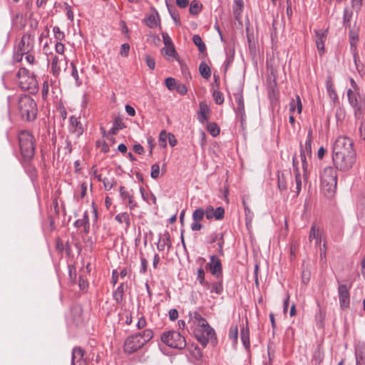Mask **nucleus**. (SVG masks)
Returning a JSON list of instances; mask_svg holds the SVG:
<instances>
[{
	"label": "nucleus",
	"instance_id": "1",
	"mask_svg": "<svg viewBox=\"0 0 365 365\" xmlns=\"http://www.w3.org/2000/svg\"><path fill=\"white\" fill-rule=\"evenodd\" d=\"M16 81L21 90L27 91L34 94L38 91V83L36 76L25 67H21L16 74Z\"/></svg>",
	"mask_w": 365,
	"mask_h": 365
},
{
	"label": "nucleus",
	"instance_id": "2",
	"mask_svg": "<svg viewBox=\"0 0 365 365\" xmlns=\"http://www.w3.org/2000/svg\"><path fill=\"white\" fill-rule=\"evenodd\" d=\"M19 145L23 160L29 162L34 156L36 148V139L32 133L28 130L20 131Z\"/></svg>",
	"mask_w": 365,
	"mask_h": 365
},
{
	"label": "nucleus",
	"instance_id": "3",
	"mask_svg": "<svg viewBox=\"0 0 365 365\" xmlns=\"http://www.w3.org/2000/svg\"><path fill=\"white\" fill-rule=\"evenodd\" d=\"M321 186L325 195L331 197L335 193L337 185L336 169L327 166L320 174Z\"/></svg>",
	"mask_w": 365,
	"mask_h": 365
},
{
	"label": "nucleus",
	"instance_id": "4",
	"mask_svg": "<svg viewBox=\"0 0 365 365\" xmlns=\"http://www.w3.org/2000/svg\"><path fill=\"white\" fill-rule=\"evenodd\" d=\"M18 109L22 119L31 121L37 115V106L35 101L28 95H21L18 98Z\"/></svg>",
	"mask_w": 365,
	"mask_h": 365
},
{
	"label": "nucleus",
	"instance_id": "5",
	"mask_svg": "<svg viewBox=\"0 0 365 365\" xmlns=\"http://www.w3.org/2000/svg\"><path fill=\"white\" fill-rule=\"evenodd\" d=\"M332 154H356L354 140L346 135L337 137L332 146Z\"/></svg>",
	"mask_w": 365,
	"mask_h": 365
},
{
	"label": "nucleus",
	"instance_id": "6",
	"mask_svg": "<svg viewBox=\"0 0 365 365\" xmlns=\"http://www.w3.org/2000/svg\"><path fill=\"white\" fill-rule=\"evenodd\" d=\"M347 96L349 103L354 108L355 118H362L365 110V98L351 89L347 91Z\"/></svg>",
	"mask_w": 365,
	"mask_h": 365
},
{
	"label": "nucleus",
	"instance_id": "7",
	"mask_svg": "<svg viewBox=\"0 0 365 365\" xmlns=\"http://www.w3.org/2000/svg\"><path fill=\"white\" fill-rule=\"evenodd\" d=\"M356 154H332V161L336 170L348 171L355 164Z\"/></svg>",
	"mask_w": 365,
	"mask_h": 365
},
{
	"label": "nucleus",
	"instance_id": "8",
	"mask_svg": "<svg viewBox=\"0 0 365 365\" xmlns=\"http://www.w3.org/2000/svg\"><path fill=\"white\" fill-rule=\"evenodd\" d=\"M162 341L167 346L178 349H182L186 346L185 337L178 331H169L164 332L161 336Z\"/></svg>",
	"mask_w": 365,
	"mask_h": 365
},
{
	"label": "nucleus",
	"instance_id": "9",
	"mask_svg": "<svg viewBox=\"0 0 365 365\" xmlns=\"http://www.w3.org/2000/svg\"><path fill=\"white\" fill-rule=\"evenodd\" d=\"M195 336L198 341L205 346L210 340L215 338V332L207 322L205 324H201L200 329L195 332Z\"/></svg>",
	"mask_w": 365,
	"mask_h": 365
},
{
	"label": "nucleus",
	"instance_id": "10",
	"mask_svg": "<svg viewBox=\"0 0 365 365\" xmlns=\"http://www.w3.org/2000/svg\"><path fill=\"white\" fill-rule=\"evenodd\" d=\"M68 62L66 56L52 55L51 58V73L55 78H58L62 69H66Z\"/></svg>",
	"mask_w": 365,
	"mask_h": 365
},
{
	"label": "nucleus",
	"instance_id": "11",
	"mask_svg": "<svg viewBox=\"0 0 365 365\" xmlns=\"http://www.w3.org/2000/svg\"><path fill=\"white\" fill-rule=\"evenodd\" d=\"M206 268L210 269V273L217 279H222L223 277L222 262L216 255L210 256V262L206 264Z\"/></svg>",
	"mask_w": 365,
	"mask_h": 365
},
{
	"label": "nucleus",
	"instance_id": "12",
	"mask_svg": "<svg viewBox=\"0 0 365 365\" xmlns=\"http://www.w3.org/2000/svg\"><path fill=\"white\" fill-rule=\"evenodd\" d=\"M34 47V35L31 34H24L21 41L18 44L17 48L19 52H22L23 54L27 53L33 51Z\"/></svg>",
	"mask_w": 365,
	"mask_h": 365
},
{
	"label": "nucleus",
	"instance_id": "13",
	"mask_svg": "<svg viewBox=\"0 0 365 365\" xmlns=\"http://www.w3.org/2000/svg\"><path fill=\"white\" fill-rule=\"evenodd\" d=\"M338 295L341 309H348L350 305L349 287L345 284L339 283Z\"/></svg>",
	"mask_w": 365,
	"mask_h": 365
},
{
	"label": "nucleus",
	"instance_id": "14",
	"mask_svg": "<svg viewBox=\"0 0 365 365\" xmlns=\"http://www.w3.org/2000/svg\"><path fill=\"white\" fill-rule=\"evenodd\" d=\"M140 338L136 334L128 337L124 343L125 352L133 354L143 346V342L140 341Z\"/></svg>",
	"mask_w": 365,
	"mask_h": 365
},
{
	"label": "nucleus",
	"instance_id": "15",
	"mask_svg": "<svg viewBox=\"0 0 365 365\" xmlns=\"http://www.w3.org/2000/svg\"><path fill=\"white\" fill-rule=\"evenodd\" d=\"M205 215L204 209L199 207L195 209L192 215V219L193 222L190 225V228L192 231H199L202 229V225L200 222L202 220Z\"/></svg>",
	"mask_w": 365,
	"mask_h": 365
},
{
	"label": "nucleus",
	"instance_id": "16",
	"mask_svg": "<svg viewBox=\"0 0 365 365\" xmlns=\"http://www.w3.org/2000/svg\"><path fill=\"white\" fill-rule=\"evenodd\" d=\"M356 365H365V342L358 341L354 345Z\"/></svg>",
	"mask_w": 365,
	"mask_h": 365
},
{
	"label": "nucleus",
	"instance_id": "17",
	"mask_svg": "<svg viewBox=\"0 0 365 365\" xmlns=\"http://www.w3.org/2000/svg\"><path fill=\"white\" fill-rule=\"evenodd\" d=\"M71 365H87L84 358V350L81 347H74L72 350Z\"/></svg>",
	"mask_w": 365,
	"mask_h": 365
},
{
	"label": "nucleus",
	"instance_id": "18",
	"mask_svg": "<svg viewBox=\"0 0 365 365\" xmlns=\"http://www.w3.org/2000/svg\"><path fill=\"white\" fill-rule=\"evenodd\" d=\"M68 129L71 133H75L77 137L80 136L83 133L82 124L74 115L71 116L69 118Z\"/></svg>",
	"mask_w": 365,
	"mask_h": 365
},
{
	"label": "nucleus",
	"instance_id": "19",
	"mask_svg": "<svg viewBox=\"0 0 365 365\" xmlns=\"http://www.w3.org/2000/svg\"><path fill=\"white\" fill-rule=\"evenodd\" d=\"M312 130L309 129L307 133L304 145L300 143V153L306 154L310 158L312 157Z\"/></svg>",
	"mask_w": 365,
	"mask_h": 365
},
{
	"label": "nucleus",
	"instance_id": "20",
	"mask_svg": "<svg viewBox=\"0 0 365 365\" xmlns=\"http://www.w3.org/2000/svg\"><path fill=\"white\" fill-rule=\"evenodd\" d=\"M316 45L319 55L322 56L324 53V42L327 39L325 31L319 30L316 31Z\"/></svg>",
	"mask_w": 365,
	"mask_h": 365
},
{
	"label": "nucleus",
	"instance_id": "21",
	"mask_svg": "<svg viewBox=\"0 0 365 365\" xmlns=\"http://www.w3.org/2000/svg\"><path fill=\"white\" fill-rule=\"evenodd\" d=\"M234 97L237 103V108L235 111L240 115L242 120H243L245 112V105H244V99L242 96V92L240 91L234 93Z\"/></svg>",
	"mask_w": 365,
	"mask_h": 365
},
{
	"label": "nucleus",
	"instance_id": "22",
	"mask_svg": "<svg viewBox=\"0 0 365 365\" xmlns=\"http://www.w3.org/2000/svg\"><path fill=\"white\" fill-rule=\"evenodd\" d=\"M74 226L77 228L83 227L85 233H88L90 230L89 216L88 211H85L81 219L75 221Z\"/></svg>",
	"mask_w": 365,
	"mask_h": 365
},
{
	"label": "nucleus",
	"instance_id": "23",
	"mask_svg": "<svg viewBox=\"0 0 365 365\" xmlns=\"http://www.w3.org/2000/svg\"><path fill=\"white\" fill-rule=\"evenodd\" d=\"M120 197L123 200H127L130 210H133L138 207L137 202L133 200V197L125 190L124 186H120L119 188Z\"/></svg>",
	"mask_w": 365,
	"mask_h": 365
},
{
	"label": "nucleus",
	"instance_id": "24",
	"mask_svg": "<svg viewBox=\"0 0 365 365\" xmlns=\"http://www.w3.org/2000/svg\"><path fill=\"white\" fill-rule=\"evenodd\" d=\"M302 104L299 95L296 96V99H292L289 102V111L292 114L297 111L298 114L302 113Z\"/></svg>",
	"mask_w": 365,
	"mask_h": 365
},
{
	"label": "nucleus",
	"instance_id": "25",
	"mask_svg": "<svg viewBox=\"0 0 365 365\" xmlns=\"http://www.w3.org/2000/svg\"><path fill=\"white\" fill-rule=\"evenodd\" d=\"M326 88L329 98L335 101L338 99V96L334 86V83L331 77H328L326 81Z\"/></svg>",
	"mask_w": 365,
	"mask_h": 365
},
{
	"label": "nucleus",
	"instance_id": "26",
	"mask_svg": "<svg viewBox=\"0 0 365 365\" xmlns=\"http://www.w3.org/2000/svg\"><path fill=\"white\" fill-rule=\"evenodd\" d=\"M161 52L165 56H168V58H173L178 61H180V58L178 57V54L174 47V46L163 47L161 50Z\"/></svg>",
	"mask_w": 365,
	"mask_h": 365
},
{
	"label": "nucleus",
	"instance_id": "27",
	"mask_svg": "<svg viewBox=\"0 0 365 365\" xmlns=\"http://www.w3.org/2000/svg\"><path fill=\"white\" fill-rule=\"evenodd\" d=\"M115 220L120 224L125 223L126 229L130 226V215L127 212L118 213L115 216Z\"/></svg>",
	"mask_w": 365,
	"mask_h": 365
},
{
	"label": "nucleus",
	"instance_id": "28",
	"mask_svg": "<svg viewBox=\"0 0 365 365\" xmlns=\"http://www.w3.org/2000/svg\"><path fill=\"white\" fill-rule=\"evenodd\" d=\"M353 11L348 7H345L343 11L342 25L345 28H350L351 20L352 19Z\"/></svg>",
	"mask_w": 365,
	"mask_h": 365
},
{
	"label": "nucleus",
	"instance_id": "29",
	"mask_svg": "<svg viewBox=\"0 0 365 365\" xmlns=\"http://www.w3.org/2000/svg\"><path fill=\"white\" fill-rule=\"evenodd\" d=\"M210 294H215L217 295H220L223 292V284H222V279H217V281L212 282L210 284Z\"/></svg>",
	"mask_w": 365,
	"mask_h": 365
},
{
	"label": "nucleus",
	"instance_id": "30",
	"mask_svg": "<svg viewBox=\"0 0 365 365\" xmlns=\"http://www.w3.org/2000/svg\"><path fill=\"white\" fill-rule=\"evenodd\" d=\"M188 316L190 319L189 322L197 323L199 327L201 326V324H205L207 322L206 319L203 318L197 311L190 312L188 313Z\"/></svg>",
	"mask_w": 365,
	"mask_h": 365
},
{
	"label": "nucleus",
	"instance_id": "31",
	"mask_svg": "<svg viewBox=\"0 0 365 365\" xmlns=\"http://www.w3.org/2000/svg\"><path fill=\"white\" fill-rule=\"evenodd\" d=\"M277 186L281 192L285 191L287 189V181L284 173L281 171L277 172Z\"/></svg>",
	"mask_w": 365,
	"mask_h": 365
},
{
	"label": "nucleus",
	"instance_id": "32",
	"mask_svg": "<svg viewBox=\"0 0 365 365\" xmlns=\"http://www.w3.org/2000/svg\"><path fill=\"white\" fill-rule=\"evenodd\" d=\"M192 42L196 46H197L200 53L207 55L206 46L202 38L198 34H195L192 36Z\"/></svg>",
	"mask_w": 365,
	"mask_h": 365
},
{
	"label": "nucleus",
	"instance_id": "33",
	"mask_svg": "<svg viewBox=\"0 0 365 365\" xmlns=\"http://www.w3.org/2000/svg\"><path fill=\"white\" fill-rule=\"evenodd\" d=\"M209 113V108L205 103H200V112L198 119L201 123H204L207 120L208 116L207 113Z\"/></svg>",
	"mask_w": 365,
	"mask_h": 365
},
{
	"label": "nucleus",
	"instance_id": "34",
	"mask_svg": "<svg viewBox=\"0 0 365 365\" xmlns=\"http://www.w3.org/2000/svg\"><path fill=\"white\" fill-rule=\"evenodd\" d=\"M349 37L350 41L351 51H354L355 50H357V43L359 41L358 33L354 30H350Z\"/></svg>",
	"mask_w": 365,
	"mask_h": 365
},
{
	"label": "nucleus",
	"instance_id": "35",
	"mask_svg": "<svg viewBox=\"0 0 365 365\" xmlns=\"http://www.w3.org/2000/svg\"><path fill=\"white\" fill-rule=\"evenodd\" d=\"M244 3L242 0H235L233 4V14L235 19L238 20L240 18Z\"/></svg>",
	"mask_w": 365,
	"mask_h": 365
},
{
	"label": "nucleus",
	"instance_id": "36",
	"mask_svg": "<svg viewBox=\"0 0 365 365\" xmlns=\"http://www.w3.org/2000/svg\"><path fill=\"white\" fill-rule=\"evenodd\" d=\"M124 294V284L121 283L117 289L113 292V299L118 303L120 304L123 299Z\"/></svg>",
	"mask_w": 365,
	"mask_h": 365
},
{
	"label": "nucleus",
	"instance_id": "37",
	"mask_svg": "<svg viewBox=\"0 0 365 365\" xmlns=\"http://www.w3.org/2000/svg\"><path fill=\"white\" fill-rule=\"evenodd\" d=\"M125 124L120 118H116L114 120L113 127L108 131V134L115 135L118 130L123 129Z\"/></svg>",
	"mask_w": 365,
	"mask_h": 365
},
{
	"label": "nucleus",
	"instance_id": "38",
	"mask_svg": "<svg viewBox=\"0 0 365 365\" xmlns=\"http://www.w3.org/2000/svg\"><path fill=\"white\" fill-rule=\"evenodd\" d=\"M199 71L202 78L208 79L211 76V69L205 62H201L199 66Z\"/></svg>",
	"mask_w": 365,
	"mask_h": 365
},
{
	"label": "nucleus",
	"instance_id": "39",
	"mask_svg": "<svg viewBox=\"0 0 365 365\" xmlns=\"http://www.w3.org/2000/svg\"><path fill=\"white\" fill-rule=\"evenodd\" d=\"M241 339L246 349L250 347V331L248 327H242L240 331Z\"/></svg>",
	"mask_w": 365,
	"mask_h": 365
},
{
	"label": "nucleus",
	"instance_id": "40",
	"mask_svg": "<svg viewBox=\"0 0 365 365\" xmlns=\"http://www.w3.org/2000/svg\"><path fill=\"white\" fill-rule=\"evenodd\" d=\"M294 173V182L296 185V192L298 195L300 192L301 189H302V176L299 172V168H296L295 173ZM303 178H304V180H305L306 177L305 178L303 177Z\"/></svg>",
	"mask_w": 365,
	"mask_h": 365
},
{
	"label": "nucleus",
	"instance_id": "41",
	"mask_svg": "<svg viewBox=\"0 0 365 365\" xmlns=\"http://www.w3.org/2000/svg\"><path fill=\"white\" fill-rule=\"evenodd\" d=\"M137 336H139L140 340L141 342H143V345H145L148 341H149L153 336V332L151 329H145L143 333L136 334Z\"/></svg>",
	"mask_w": 365,
	"mask_h": 365
},
{
	"label": "nucleus",
	"instance_id": "42",
	"mask_svg": "<svg viewBox=\"0 0 365 365\" xmlns=\"http://www.w3.org/2000/svg\"><path fill=\"white\" fill-rule=\"evenodd\" d=\"M245 212V224L247 227H250L252 225V222L254 218L253 212L248 207L245 202H243Z\"/></svg>",
	"mask_w": 365,
	"mask_h": 365
},
{
	"label": "nucleus",
	"instance_id": "43",
	"mask_svg": "<svg viewBox=\"0 0 365 365\" xmlns=\"http://www.w3.org/2000/svg\"><path fill=\"white\" fill-rule=\"evenodd\" d=\"M202 9V4L196 0H193L190 3L189 11L192 15H197L201 11Z\"/></svg>",
	"mask_w": 365,
	"mask_h": 365
},
{
	"label": "nucleus",
	"instance_id": "44",
	"mask_svg": "<svg viewBox=\"0 0 365 365\" xmlns=\"http://www.w3.org/2000/svg\"><path fill=\"white\" fill-rule=\"evenodd\" d=\"M166 245H168V248L171 246L170 235L168 232L166 233V238H159L158 242L157 244V248L159 251H163L165 249Z\"/></svg>",
	"mask_w": 365,
	"mask_h": 365
},
{
	"label": "nucleus",
	"instance_id": "45",
	"mask_svg": "<svg viewBox=\"0 0 365 365\" xmlns=\"http://www.w3.org/2000/svg\"><path fill=\"white\" fill-rule=\"evenodd\" d=\"M321 237L319 234V227L317 226L315 223H314L310 229L309 240L312 242L314 240Z\"/></svg>",
	"mask_w": 365,
	"mask_h": 365
},
{
	"label": "nucleus",
	"instance_id": "46",
	"mask_svg": "<svg viewBox=\"0 0 365 365\" xmlns=\"http://www.w3.org/2000/svg\"><path fill=\"white\" fill-rule=\"evenodd\" d=\"M207 131L213 136L216 137L220 134V127L215 123H209L207 125Z\"/></svg>",
	"mask_w": 365,
	"mask_h": 365
},
{
	"label": "nucleus",
	"instance_id": "47",
	"mask_svg": "<svg viewBox=\"0 0 365 365\" xmlns=\"http://www.w3.org/2000/svg\"><path fill=\"white\" fill-rule=\"evenodd\" d=\"M103 184L105 190H110L116 185L117 182L114 178H104L103 180Z\"/></svg>",
	"mask_w": 365,
	"mask_h": 365
},
{
	"label": "nucleus",
	"instance_id": "48",
	"mask_svg": "<svg viewBox=\"0 0 365 365\" xmlns=\"http://www.w3.org/2000/svg\"><path fill=\"white\" fill-rule=\"evenodd\" d=\"M167 6H168L169 13H170L172 19L175 21V24L179 26L180 24V18L179 13L175 9H171L168 3H167Z\"/></svg>",
	"mask_w": 365,
	"mask_h": 365
},
{
	"label": "nucleus",
	"instance_id": "49",
	"mask_svg": "<svg viewBox=\"0 0 365 365\" xmlns=\"http://www.w3.org/2000/svg\"><path fill=\"white\" fill-rule=\"evenodd\" d=\"M145 24L150 28L156 27L158 25L156 16L154 14H150L145 19Z\"/></svg>",
	"mask_w": 365,
	"mask_h": 365
},
{
	"label": "nucleus",
	"instance_id": "50",
	"mask_svg": "<svg viewBox=\"0 0 365 365\" xmlns=\"http://www.w3.org/2000/svg\"><path fill=\"white\" fill-rule=\"evenodd\" d=\"M225 209L222 207H217L214 209V219L216 220H220L224 218Z\"/></svg>",
	"mask_w": 365,
	"mask_h": 365
},
{
	"label": "nucleus",
	"instance_id": "51",
	"mask_svg": "<svg viewBox=\"0 0 365 365\" xmlns=\"http://www.w3.org/2000/svg\"><path fill=\"white\" fill-rule=\"evenodd\" d=\"M177 82L175 78L172 77H168L165 79V86L170 91H174L175 90L177 87Z\"/></svg>",
	"mask_w": 365,
	"mask_h": 365
},
{
	"label": "nucleus",
	"instance_id": "52",
	"mask_svg": "<svg viewBox=\"0 0 365 365\" xmlns=\"http://www.w3.org/2000/svg\"><path fill=\"white\" fill-rule=\"evenodd\" d=\"M168 138V133L165 130H162L159 135V143L161 147L165 148L167 145L166 140Z\"/></svg>",
	"mask_w": 365,
	"mask_h": 365
},
{
	"label": "nucleus",
	"instance_id": "53",
	"mask_svg": "<svg viewBox=\"0 0 365 365\" xmlns=\"http://www.w3.org/2000/svg\"><path fill=\"white\" fill-rule=\"evenodd\" d=\"M53 32L54 34L55 38L59 41H62L65 38L64 33L61 31L60 28L57 26H53Z\"/></svg>",
	"mask_w": 365,
	"mask_h": 365
},
{
	"label": "nucleus",
	"instance_id": "54",
	"mask_svg": "<svg viewBox=\"0 0 365 365\" xmlns=\"http://www.w3.org/2000/svg\"><path fill=\"white\" fill-rule=\"evenodd\" d=\"M55 51L58 54V56H66L64 53L65 46L61 42V41L56 43Z\"/></svg>",
	"mask_w": 365,
	"mask_h": 365
},
{
	"label": "nucleus",
	"instance_id": "55",
	"mask_svg": "<svg viewBox=\"0 0 365 365\" xmlns=\"http://www.w3.org/2000/svg\"><path fill=\"white\" fill-rule=\"evenodd\" d=\"M148 268V261L145 257L143 256V254L140 252V272L141 274H145L147 272Z\"/></svg>",
	"mask_w": 365,
	"mask_h": 365
},
{
	"label": "nucleus",
	"instance_id": "56",
	"mask_svg": "<svg viewBox=\"0 0 365 365\" xmlns=\"http://www.w3.org/2000/svg\"><path fill=\"white\" fill-rule=\"evenodd\" d=\"M213 98L215 103L218 105H221L224 102V96L222 93L219 91H215L213 93Z\"/></svg>",
	"mask_w": 365,
	"mask_h": 365
},
{
	"label": "nucleus",
	"instance_id": "57",
	"mask_svg": "<svg viewBox=\"0 0 365 365\" xmlns=\"http://www.w3.org/2000/svg\"><path fill=\"white\" fill-rule=\"evenodd\" d=\"M323 360V354L319 351H317L314 352L312 358V363L314 365H319Z\"/></svg>",
	"mask_w": 365,
	"mask_h": 365
},
{
	"label": "nucleus",
	"instance_id": "58",
	"mask_svg": "<svg viewBox=\"0 0 365 365\" xmlns=\"http://www.w3.org/2000/svg\"><path fill=\"white\" fill-rule=\"evenodd\" d=\"M160 175V166L155 163L151 166L150 176L153 179H157Z\"/></svg>",
	"mask_w": 365,
	"mask_h": 365
},
{
	"label": "nucleus",
	"instance_id": "59",
	"mask_svg": "<svg viewBox=\"0 0 365 365\" xmlns=\"http://www.w3.org/2000/svg\"><path fill=\"white\" fill-rule=\"evenodd\" d=\"M235 55V51L233 48H230L229 53L227 52V59L225 61V70L228 68V66L232 63Z\"/></svg>",
	"mask_w": 365,
	"mask_h": 365
},
{
	"label": "nucleus",
	"instance_id": "60",
	"mask_svg": "<svg viewBox=\"0 0 365 365\" xmlns=\"http://www.w3.org/2000/svg\"><path fill=\"white\" fill-rule=\"evenodd\" d=\"M205 215L209 220L214 219V207L211 205L207 206L204 210Z\"/></svg>",
	"mask_w": 365,
	"mask_h": 365
},
{
	"label": "nucleus",
	"instance_id": "61",
	"mask_svg": "<svg viewBox=\"0 0 365 365\" xmlns=\"http://www.w3.org/2000/svg\"><path fill=\"white\" fill-rule=\"evenodd\" d=\"M49 86L50 85H49L48 81H44L43 86H42V91H41L42 98L43 99H46L48 97V92H49Z\"/></svg>",
	"mask_w": 365,
	"mask_h": 365
},
{
	"label": "nucleus",
	"instance_id": "62",
	"mask_svg": "<svg viewBox=\"0 0 365 365\" xmlns=\"http://www.w3.org/2000/svg\"><path fill=\"white\" fill-rule=\"evenodd\" d=\"M71 69H72V71H71V76L75 79L76 83L79 84L80 82H79V76H78V70H77V68H76V65L74 64L73 62L71 63Z\"/></svg>",
	"mask_w": 365,
	"mask_h": 365
},
{
	"label": "nucleus",
	"instance_id": "63",
	"mask_svg": "<svg viewBox=\"0 0 365 365\" xmlns=\"http://www.w3.org/2000/svg\"><path fill=\"white\" fill-rule=\"evenodd\" d=\"M24 56H25V59L26 61V62L29 64V65H36L37 64V61L36 60V58L34 55H32L31 53V52L29 53H24Z\"/></svg>",
	"mask_w": 365,
	"mask_h": 365
},
{
	"label": "nucleus",
	"instance_id": "64",
	"mask_svg": "<svg viewBox=\"0 0 365 365\" xmlns=\"http://www.w3.org/2000/svg\"><path fill=\"white\" fill-rule=\"evenodd\" d=\"M78 287L81 290H86L88 287V282L83 276H79Z\"/></svg>",
	"mask_w": 365,
	"mask_h": 365
}]
</instances>
